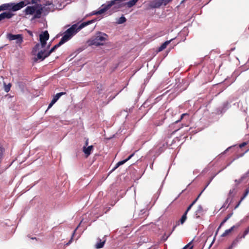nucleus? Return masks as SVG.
<instances>
[{
  "instance_id": "5fc2aeb1",
  "label": "nucleus",
  "mask_w": 249,
  "mask_h": 249,
  "mask_svg": "<svg viewBox=\"0 0 249 249\" xmlns=\"http://www.w3.org/2000/svg\"><path fill=\"white\" fill-rule=\"evenodd\" d=\"M214 241V239H213V242H212V243H211V245L213 244V243Z\"/></svg>"
},
{
  "instance_id": "b1692460",
  "label": "nucleus",
  "mask_w": 249,
  "mask_h": 249,
  "mask_svg": "<svg viewBox=\"0 0 249 249\" xmlns=\"http://www.w3.org/2000/svg\"><path fill=\"white\" fill-rule=\"evenodd\" d=\"M203 211V208L201 205H199L197 207V210L196 212V214L200 213Z\"/></svg>"
},
{
  "instance_id": "de8ad7c7",
  "label": "nucleus",
  "mask_w": 249,
  "mask_h": 249,
  "mask_svg": "<svg viewBox=\"0 0 249 249\" xmlns=\"http://www.w3.org/2000/svg\"><path fill=\"white\" fill-rule=\"evenodd\" d=\"M184 115H185V114H182L181 115V119H182Z\"/></svg>"
},
{
  "instance_id": "2eb2a0df",
  "label": "nucleus",
  "mask_w": 249,
  "mask_h": 249,
  "mask_svg": "<svg viewBox=\"0 0 249 249\" xmlns=\"http://www.w3.org/2000/svg\"><path fill=\"white\" fill-rule=\"evenodd\" d=\"M62 44L59 41V42L56 45H54L49 52H47V55H50L51 53L55 51L57 48L61 46Z\"/></svg>"
},
{
  "instance_id": "72a5a7b5",
  "label": "nucleus",
  "mask_w": 249,
  "mask_h": 249,
  "mask_svg": "<svg viewBox=\"0 0 249 249\" xmlns=\"http://www.w3.org/2000/svg\"><path fill=\"white\" fill-rule=\"evenodd\" d=\"M134 155V153L131 154L127 159L125 160V161H127L128 160H129Z\"/></svg>"
},
{
  "instance_id": "dca6fc26",
  "label": "nucleus",
  "mask_w": 249,
  "mask_h": 249,
  "mask_svg": "<svg viewBox=\"0 0 249 249\" xmlns=\"http://www.w3.org/2000/svg\"><path fill=\"white\" fill-rule=\"evenodd\" d=\"M139 0H132L128 2H125V5H127V6L129 8L132 7L134 5L136 4V3L138 2Z\"/></svg>"
},
{
  "instance_id": "3c124183",
  "label": "nucleus",
  "mask_w": 249,
  "mask_h": 249,
  "mask_svg": "<svg viewBox=\"0 0 249 249\" xmlns=\"http://www.w3.org/2000/svg\"><path fill=\"white\" fill-rule=\"evenodd\" d=\"M230 194L232 193V190H230V193H229Z\"/></svg>"
},
{
  "instance_id": "f8f14e48",
  "label": "nucleus",
  "mask_w": 249,
  "mask_h": 249,
  "mask_svg": "<svg viewBox=\"0 0 249 249\" xmlns=\"http://www.w3.org/2000/svg\"><path fill=\"white\" fill-rule=\"evenodd\" d=\"M93 146L92 145L89 146L88 147H83V152L86 155V157H88L90 154L91 151L93 150Z\"/></svg>"
},
{
  "instance_id": "8fccbe9b",
  "label": "nucleus",
  "mask_w": 249,
  "mask_h": 249,
  "mask_svg": "<svg viewBox=\"0 0 249 249\" xmlns=\"http://www.w3.org/2000/svg\"><path fill=\"white\" fill-rule=\"evenodd\" d=\"M228 249H232V247L230 246Z\"/></svg>"
},
{
  "instance_id": "6e6552de",
  "label": "nucleus",
  "mask_w": 249,
  "mask_h": 249,
  "mask_svg": "<svg viewBox=\"0 0 249 249\" xmlns=\"http://www.w3.org/2000/svg\"><path fill=\"white\" fill-rule=\"evenodd\" d=\"M102 8L101 9L94 12L93 14L100 15L104 13L110 8V5L108 4V2H107V4H103L102 5Z\"/></svg>"
},
{
  "instance_id": "e433bc0d",
  "label": "nucleus",
  "mask_w": 249,
  "mask_h": 249,
  "mask_svg": "<svg viewBox=\"0 0 249 249\" xmlns=\"http://www.w3.org/2000/svg\"><path fill=\"white\" fill-rule=\"evenodd\" d=\"M193 242V240L191 241L190 242H189L188 244H187L185 247L187 249L188 248H190L191 246H190L191 244H192V242ZM190 248H189V249Z\"/></svg>"
},
{
  "instance_id": "9d476101",
  "label": "nucleus",
  "mask_w": 249,
  "mask_h": 249,
  "mask_svg": "<svg viewBox=\"0 0 249 249\" xmlns=\"http://www.w3.org/2000/svg\"><path fill=\"white\" fill-rule=\"evenodd\" d=\"M14 14L10 12H4L0 14V21L4 19H9L13 16Z\"/></svg>"
},
{
  "instance_id": "a19ab883",
  "label": "nucleus",
  "mask_w": 249,
  "mask_h": 249,
  "mask_svg": "<svg viewBox=\"0 0 249 249\" xmlns=\"http://www.w3.org/2000/svg\"><path fill=\"white\" fill-rule=\"evenodd\" d=\"M246 144H247L246 142H243L242 144H241L240 145V147H243V146H245Z\"/></svg>"
},
{
  "instance_id": "7ed1b4c3",
  "label": "nucleus",
  "mask_w": 249,
  "mask_h": 249,
  "mask_svg": "<svg viewBox=\"0 0 249 249\" xmlns=\"http://www.w3.org/2000/svg\"><path fill=\"white\" fill-rule=\"evenodd\" d=\"M108 36L103 32H98L88 41L89 45L99 46L103 45L107 40Z\"/></svg>"
},
{
  "instance_id": "603ef678",
  "label": "nucleus",
  "mask_w": 249,
  "mask_h": 249,
  "mask_svg": "<svg viewBox=\"0 0 249 249\" xmlns=\"http://www.w3.org/2000/svg\"><path fill=\"white\" fill-rule=\"evenodd\" d=\"M182 249H187V248L184 246Z\"/></svg>"
},
{
  "instance_id": "37998d69",
  "label": "nucleus",
  "mask_w": 249,
  "mask_h": 249,
  "mask_svg": "<svg viewBox=\"0 0 249 249\" xmlns=\"http://www.w3.org/2000/svg\"><path fill=\"white\" fill-rule=\"evenodd\" d=\"M179 224L178 222V223H177V225L174 226L173 227V230H172V231H171L172 232L174 231V230L175 229L176 227H177V225H178Z\"/></svg>"
},
{
  "instance_id": "7c9ffc66",
  "label": "nucleus",
  "mask_w": 249,
  "mask_h": 249,
  "mask_svg": "<svg viewBox=\"0 0 249 249\" xmlns=\"http://www.w3.org/2000/svg\"><path fill=\"white\" fill-rule=\"evenodd\" d=\"M55 102H54V100H52L51 102L49 104V106H48V109H49V108H50L53 106V105L55 103Z\"/></svg>"
},
{
  "instance_id": "393cba45",
  "label": "nucleus",
  "mask_w": 249,
  "mask_h": 249,
  "mask_svg": "<svg viewBox=\"0 0 249 249\" xmlns=\"http://www.w3.org/2000/svg\"><path fill=\"white\" fill-rule=\"evenodd\" d=\"M10 87H11L10 84H8V85H6L5 84H4V90L6 92H8L10 90Z\"/></svg>"
},
{
  "instance_id": "cd10ccee",
  "label": "nucleus",
  "mask_w": 249,
  "mask_h": 249,
  "mask_svg": "<svg viewBox=\"0 0 249 249\" xmlns=\"http://www.w3.org/2000/svg\"><path fill=\"white\" fill-rule=\"evenodd\" d=\"M172 232L169 233V234L168 235H166V234L165 233L164 235L162 236V240L163 241H166L168 239V238L170 236V235L171 234Z\"/></svg>"
},
{
  "instance_id": "f704fd0d",
  "label": "nucleus",
  "mask_w": 249,
  "mask_h": 249,
  "mask_svg": "<svg viewBox=\"0 0 249 249\" xmlns=\"http://www.w3.org/2000/svg\"><path fill=\"white\" fill-rule=\"evenodd\" d=\"M202 194V192H201L199 195H198V196L197 197V198L193 201V202H192V203H193V204L194 205L196 202V201L197 200L198 198H199V197L201 195V194Z\"/></svg>"
},
{
  "instance_id": "bb28decb",
  "label": "nucleus",
  "mask_w": 249,
  "mask_h": 249,
  "mask_svg": "<svg viewBox=\"0 0 249 249\" xmlns=\"http://www.w3.org/2000/svg\"><path fill=\"white\" fill-rule=\"evenodd\" d=\"M40 47L41 48V44L37 43L34 48V51H36L37 50H39Z\"/></svg>"
},
{
  "instance_id": "c756f323",
  "label": "nucleus",
  "mask_w": 249,
  "mask_h": 249,
  "mask_svg": "<svg viewBox=\"0 0 249 249\" xmlns=\"http://www.w3.org/2000/svg\"><path fill=\"white\" fill-rule=\"evenodd\" d=\"M55 102H54V100H52L51 102L49 104V106H48V109H49V108H50L53 106V105L55 103Z\"/></svg>"
},
{
  "instance_id": "09e8293b",
  "label": "nucleus",
  "mask_w": 249,
  "mask_h": 249,
  "mask_svg": "<svg viewBox=\"0 0 249 249\" xmlns=\"http://www.w3.org/2000/svg\"><path fill=\"white\" fill-rule=\"evenodd\" d=\"M194 205L193 203H191L189 206L191 207H192V206Z\"/></svg>"
},
{
  "instance_id": "5701e85b",
  "label": "nucleus",
  "mask_w": 249,
  "mask_h": 249,
  "mask_svg": "<svg viewBox=\"0 0 249 249\" xmlns=\"http://www.w3.org/2000/svg\"><path fill=\"white\" fill-rule=\"evenodd\" d=\"M187 213H184L182 216L181 219H180L179 222H180V223L181 224H183L184 223V222L185 221V220H186V218H187L186 215H187Z\"/></svg>"
},
{
  "instance_id": "ddd939ff",
  "label": "nucleus",
  "mask_w": 249,
  "mask_h": 249,
  "mask_svg": "<svg viewBox=\"0 0 249 249\" xmlns=\"http://www.w3.org/2000/svg\"><path fill=\"white\" fill-rule=\"evenodd\" d=\"M7 10H11V3L3 4L0 6V12Z\"/></svg>"
},
{
  "instance_id": "9b49d317",
  "label": "nucleus",
  "mask_w": 249,
  "mask_h": 249,
  "mask_svg": "<svg viewBox=\"0 0 249 249\" xmlns=\"http://www.w3.org/2000/svg\"><path fill=\"white\" fill-rule=\"evenodd\" d=\"M49 56V55H47V52L45 50L40 51L37 54V59L43 60Z\"/></svg>"
},
{
  "instance_id": "a18cd8bd",
  "label": "nucleus",
  "mask_w": 249,
  "mask_h": 249,
  "mask_svg": "<svg viewBox=\"0 0 249 249\" xmlns=\"http://www.w3.org/2000/svg\"><path fill=\"white\" fill-rule=\"evenodd\" d=\"M28 33H29V34L31 36H33V33L32 32L30 31H28Z\"/></svg>"
},
{
  "instance_id": "f257e3e1",
  "label": "nucleus",
  "mask_w": 249,
  "mask_h": 249,
  "mask_svg": "<svg viewBox=\"0 0 249 249\" xmlns=\"http://www.w3.org/2000/svg\"><path fill=\"white\" fill-rule=\"evenodd\" d=\"M48 5L43 6L41 4H36L33 6H27L25 9L26 15H34L33 19L40 18L41 14L46 15L51 11Z\"/></svg>"
},
{
  "instance_id": "0eeeda50",
  "label": "nucleus",
  "mask_w": 249,
  "mask_h": 249,
  "mask_svg": "<svg viewBox=\"0 0 249 249\" xmlns=\"http://www.w3.org/2000/svg\"><path fill=\"white\" fill-rule=\"evenodd\" d=\"M27 3L25 1H22L18 3H11V10L13 11H17L20 10L26 5Z\"/></svg>"
},
{
  "instance_id": "a211bd4d",
  "label": "nucleus",
  "mask_w": 249,
  "mask_h": 249,
  "mask_svg": "<svg viewBox=\"0 0 249 249\" xmlns=\"http://www.w3.org/2000/svg\"><path fill=\"white\" fill-rule=\"evenodd\" d=\"M65 94L66 93L63 92L58 93L53 97V100H54V102H56L62 95Z\"/></svg>"
},
{
  "instance_id": "f3484780",
  "label": "nucleus",
  "mask_w": 249,
  "mask_h": 249,
  "mask_svg": "<svg viewBox=\"0 0 249 249\" xmlns=\"http://www.w3.org/2000/svg\"><path fill=\"white\" fill-rule=\"evenodd\" d=\"M232 213H230L227 215L223 221L221 223L220 226L218 228V230L221 228V227L232 216Z\"/></svg>"
},
{
  "instance_id": "2f4dec72",
  "label": "nucleus",
  "mask_w": 249,
  "mask_h": 249,
  "mask_svg": "<svg viewBox=\"0 0 249 249\" xmlns=\"http://www.w3.org/2000/svg\"><path fill=\"white\" fill-rule=\"evenodd\" d=\"M249 187L246 190L245 193L244 194L243 196L246 197L247 196V195L249 194Z\"/></svg>"
},
{
  "instance_id": "a878e982",
  "label": "nucleus",
  "mask_w": 249,
  "mask_h": 249,
  "mask_svg": "<svg viewBox=\"0 0 249 249\" xmlns=\"http://www.w3.org/2000/svg\"><path fill=\"white\" fill-rule=\"evenodd\" d=\"M76 230V229H75L73 231V232L72 233V236H71V239L70 240V241L67 243L66 244V245H65L66 246H69V245H70L72 243V240H73V237L74 236V234L75 233V232Z\"/></svg>"
},
{
  "instance_id": "412c9836",
  "label": "nucleus",
  "mask_w": 249,
  "mask_h": 249,
  "mask_svg": "<svg viewBox=\"0 0 249 249\" xmlns=\"http://www.w3.org/2000/svg\"><path fill=\"white\" fill-rule=\"evenodd\" d=\"M249 174V171L245 175H244L241 178L239 179V180H235V181L236 182H237V183L239 184L240 183H241L242 180L245 178Z\"/></svg>"
},
{
  "instance_id": "58836bf2",
  "label": "nucleus",
  "mask_w": 249,
  "mask_h": 249,
  "mask_svg": "<svg viewBox=\"0 0 249 249\" xmlns=\"http://www.w3.org/2000/svg\"><path fill=\"white\" fill-rule=\"evenodd\" d=\"M240 238L239 237H237L234 240V241L238 244V243L239 242Z\"/></svg>"
},
{
  "instance_id": "473e14b6",
  "label": "nucleus",
  "mask_w": 249,
  "mask_h": 249,
  "mask_svg": "<svg viewBox=\"0 0 249 249\" xmlns=\"http://www.w3.org/2000/svg\"><path fill=\"white\" fill-rule=\"evenodd\" d=\"M102 87L103 86L101 84L98 85L97 89H99L98 91V92H100V91L102 90Z\"/></svg>"
},
{
  "instance_id": "4c0bfd02",
  "label": "nucleus",
  "mask_w": 249,
  "mask_h": 249,
  "mask_svg": "<svg viewBox=\"0 0 249 249\" xmlns=\"http://www.w3.org/2000/svg\"><path fill=\"white\" fill-rule=\"evenodd\" d=\"M211 179L208 182H207V184L206 185V186H205V187L204 188V189L202 191V193L203 192V191L207 187V186L209 185V184L210 183L211 181Z\"/></svg>"
},
{
  "instance_id": "79ce46f5",
  "label": "nucleus",
  "mask_w": 249,
  "mask_h": 249,
  "mask_svg": "<svg viewBox=\"0 0 249 249\" xmlns=\"http://www.w3.org/2000/svg\"><path fill=\"white\" fill-rule=\"evenodd\" d=\"M192 207H191L190 206L187 208L186 211H185V213H187L189 212V211L191 209Z\"/></svg>"
},
{
  "instance_id": "c9c22d12",
  "label": "nucleus",
  "mask_w": 249,
  "mask_h": 249,
  "mask_svg": "<svg viewBox=\"0 0 249 249\" xmlns=\"http://www.w3.org/2000/svg\"><path fill=\"white\" fill-rule=\"evenodd\" d=\"M237 245V243H236L234 240L232 242L231 247H232V248L233 247H235L236 246V245Z\"/></svg>"
},
{
  "instance_id": "39448f33",
  "label": "nucleus",
  "mask_w": 249,
  "mask_h": 249,
  "mask_svg": "<svg viewBox=\"0 0 249 249\" xmlns=\"http://www.w3.org/2000/svg\"><path fill=\"white\" fill-rule=\"evenodd\" d=\"M163 0H153L150 1L147 4V9L159 8L162 5Z\"/></svg>"
},
{
  "instance_id": "49530a36",
  "label": "nucleus",
  "mask_w": 249,
  "mask_h": 249,
  "mask_svg": "<svg viewBox=\"0 0 249 249\" xmlns=\"http://www.w3.org/2000/svg\"><path fill=\"white\" fill-rule=\"evenodd\" d=\"M245 197H244V196H243L241 197V199H240V201H241V202H242V201L245 199Z\"/></svg>"
},
{
  "instance_id": "4be33fe9",
  "label": "nucleus",
  "mask_w": 249,
  "mask_h": 249,
  "mask_svg": "<svg viewBox=\"0 0 249 249\" xmlns=\"http://www.w3.org/2000/svg\"><path fill=\"white\" fill-rule=\"evenodd\" d=\"M126 21V18L124 17L123 16H122L121 17H120L118 20H117V23L118 24H122V23H124V22H125Z\"/></svg>"
},
{
  "instance_id": "f03ea898",
  "label": "nucleus",
  "mask_w": 249,
  "mask_h": 249,
  "mask_svg": "<svg viewBox=\"0 0 249 249\" xmlns=\"http://www.w3.org/2000/svg\"><path fill=\"white\" fill-rule=\"evenodd\" d=\"M94 22V20H89L87 22H83L78 26L76 24H73L71 27L68 29L64 33V36L61 38L60 42L63 44L69 40L73 36L79 31L87 25L90 24Z\"/></svg>"
},
{
  "instance_id": "ea45409f",
  "label": "nucleus",
  "mask_w": 249,
  "mask_h": 249,
  "mask_svg": "<svg viewBox=\"0 0 249 249\" xmlns=\"http://www.w3.org/2000/svg\"><path fill=\"white\" fill-rule=\"evenodd\" d=\"M241 203V201H239V202L237 203V204L235 206L234 208L235 209L237 208L240 205Z\"/></svg>"
},
{
  "instance_id": "6ab92c4d",
  "label": "nucleus",
  "mask_w": 249,
  "mask_h": 249,
  "mask_svg": "<svg viewBox=\"0 0 249 249\" xmlns=\"http://www.w3.org/2000/svg\"><path fill=\"white\" fill-rule=\"evenodd\" d=\"M234 227L235 226H233L230 229L226 230L225 232L221 235V236L224 237L228 235L230 233H231Z\"/></svg>"
},
{
  "instance_id": "aec40b11",
  "label": "nucleus",
  "mask_w": 249,
  "mask_h": 249,
  "mask_svg": "<svg viewBox=\"0 0 249 249\" xmlns=\"http://www.w3.org/2000/svg\"><path fill=\"white\" fill-rule=\"evenodd\" d=\"M126 162L125 160L119 161L115 165V166L112 169V171H114L116 169H117L120 165L124 164Z\"/></svg>"
},
{
  "instance_id": "6e6d98bb",
  "label": "nucleus",
  "mask_w": 249,
  "mask_h": 249,
  "mask_svg": "<svg viewBox=\"0 0 249 249\" xmlns=\"http://www.w3.org/2000/svg\"><path fill=\"white\" fill-rule=\"evenodd\" d=\"M50 46V44L48 45V47H47V48H49Z\"/></svg>"
},
{
  "instance_id": "864d4df0",
  "label": "nucleus",
  "mask_w": 249,
  "mask_h": 249,
  "mask_svg": "<svg viewBox=\"0 0 249 249\" xmlns=\"http://www.w3.org/2000/svg\"><path fill=\"white\" fill-rule=\"evenodd\" d=\"M182 249H187V248L184 246Z\"/></svg>"
},
{
  "instance_id": "423d86ee",
  "label": "nucleus",
  "mask_w": 249,
  "mask_h": 249,
  "mask_svg": "<svg viewBox=\"0 0 249 249\" xmlns=\"http://www.w3.org/2000/svg\"><path fill=\"white\" fill-rule=\"evenodd\" d=\"M7 38L10 40H17V43H21L23 41V38L21 35H13L8 34Z\"/></svg>"
},
{
  "instance_id": "c85d7f7f",
  "label": "nucleus",
  "mask_w": 249,
  "mask_h": 249,
  "mask_svg": "<svg viewBox=\"0 0 249 249\" xmlns=\"http://www.w3.org/2000/svg\"><path fill=\"white\" fill-rule=\"evenodd\" d=\"M171 0H163L162 2V5H166L168 3H169Z\"/></svg>"
},
{
  "instance_id": "20e7f679",
  "label": "nucleus",
  "mask_w": 249,
  "mask_h": 249,
  "mask_svg": "<svg viewBox=\"0 0 249 249\" xmlns=\"http://www.w3.org/2000/svg\"><path fill=\"white\" fill-rule=\"evenodd\" d=\"M49 38V34L47 31H44L39 35V40L41 43V48H44L46 44V41Z\"/></svg>"
},
{
  "instance_id": "1a4fd4ad",
  "label": "nucleus",
  "mask_w": 249,
  "mask_h": 249,
  "mask_svg": "<svg viewBox=\"0 0 249 249\" xmlns=\"http://www.w3.org/2000/svg\"><path fill=\"white\" fill-rule=\"evenodd\" d=\"M97 240V242L95 245V248L97 249L102 248L104 247V244L106 241L105 236L103 237L102 239H100V238H98Z\"/></svg>"
},
{
  "instance_id": "4468645a",
  "label": "nucleus",
  "mask_w": 249,
  "mask_h": 249,
  "mask_svg": "<svg viewBox=\"0 0 249 249\" xmlns=\"http://www.w3.org/2000/svg\"><path fill=\"white\" fill-rule=\"evenodd\" d=\"M172 40V39H171L170 40L166 41L164 42L158 49V51L160 52L162 51L163 50L165 49L167 47V46L170 43V42Z\"/></svg>"
},
{
  "instance_id": "c03bdc74",
  "label": "nucleus",
  "mask_w": 249,
  "mask_h": 249,
  "mask_svg": "<svg viewBox=\"0 0 249 249\" xmlns=\"http://www.w3.org/2000/svg\"><path fill=\"white\" fill-rule=\"evenodd\" d=\"M88 145V140H87L85 142V145L84 146H87Z\"/></svg>"
}]
</instances>
